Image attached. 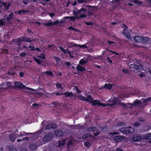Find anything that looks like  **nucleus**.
Segmentation results:
<instances>
[{
    "mask_svg": "<svg viewBox=\"0 0 151 151\" xmlns=\"http://www.w3.org/2000/svg\"><path fill=\"white\" fill-rule=\"evenodd\" d=\"M114 100H112L113 104L111 105L104 104L101 103L99 101L96 100H93L92 104L94 106H106L113 105L115 104H119V105H120L121 106H123L124 107H128L131 108H132L133 106H135L136 105H139L140 104V101L139 100H136L132 104H124L123 103H118L117 102V98L114 97Z\"/></svg>",
    "mask_w": 151,
    "mask_h": 151,
    "instance_id": "nucleus-1",
    "label": "nucleus"
},
{
    "mask_svg": "<svg viewBox=\"0 0 151 151\" xmlns=\"http://www.w3.org/2000/svg\"><path fill=\"white\" fill-rule=\"evenodd\" d=\"M77 96L80 100L89 102L91 104L93 100L92 97L90 95H88L87 98L81 95H79Z\"/></svg>",
    "mask_w": 151,
    "mask_h": 151,
    "instance_id": "nucleus-2",
    "label": "nucleus"
},
{
    "mask_svg": "<svg viewBox=\"0 0 151 151\" xmlns=\"http://www.w3.org/2000/svg\"><path fill=\"white\" fill-rule=\"evenodd\" d=\"M15 87L19 88H25L26 90H29L30 91H34L35 89L26 87L25 86L23 85L22 83L19 82H16L15 83Z\"/></svg>",
    "mask_w": 151,
    "mask_h": 151,
    "instance_id": "nucleus-3",
    "label": "nucleus"
},
{
    "mask_svg": "<svg viewBox=\"0 0 151 151\" xmlns=\"http://www.w3.org/2000/svg\"><path fill=\"white\" fill-rule=\"evenodd\" d=\"M52 134L51 133L47 134L44 137L43 141L45 142L49 141L52 139Z\"/></svg>",
    "mask_w": 151,
    "mask_h": 151,
    "instance_id": "nucleus-4",
    "label": "nucleus"
},
{
    "mask_svg": "<svg viewBox=\"0 0 151 151\" xmlns=\"http://www.w3.org/2000/svg\"><path fill=\"white\" fill-rule=\"evenodd\" d=\"M19 39L21 41H25L29 42H30L32 41H34L33 40L31 39V38H29L26 37H22L19 38Z\"/></svg>",
    "mask_w": 151,
    "mask_h": 151,
    "instance_id": "nucleus-5",
    "label": "nucleus"
},
{
    "mask_svg": "<svg viewBox=\"0 0 151 151\" xmlns=\"http://www.w3.org/2000/svg\"><path fill=\"white\" fill-rule=\"evenodd\" d=\"M81 14L79 16V17H86V9L82 8L81 9Z\"/></svg>",
    "mask_w": 151,
    "mask_h": 151,
    "instance_id": "nucleus-6",
    "label": "nucleus"
},
{
    "mask_svg": "<svg viewBox=\"0 0 151 151\" xmlns=\"http://www.w3.org/2000/svg\"><path fill=\"white\" fill-rule=\"evenodd\" d=\"M10 5V4L9 3L6 2L3 3L0 0V8L2 7V5H3L4 6L6 9H9V7Z\"/></svg>",
    "mask_w": 151,
    "mask_h": 151,
    "instance_id": "nucleus-7",
    "label": "nucleus"
},
{
    "mask_svg": "<svg viewBox=\"0 0 151 151\" xmlns=\"http://www.w3.org/2000/svg\"><path fill=\"white\" fill-rule=\"evenodd\" d=\"M54 134L57 136H60L63 135L64 133L61 130L57 129L54 132Z\"/></svg>",
    "mask_w": 151,
    "mask_h": 151,
    "instance_id": "nucleus-8",
    "label": "nucleus"
},
{
    "mask_svg": "<svg viewBox=\"0 0 151 151\" xmlns=\"http://www.w3.org/2000/svg\"><path fill=\"white\" fill-rule=\"evenodd\" d=\"M142 137L144 140L151 139V134H146L143 135Z\"/></svg>",
    "mask_w": 151,
    "mask_h": 151,
    "instance_id": "nucleus-9",
    "label": "nucleus"
},
{
    "mask_svg": "<svg viewBox=\"0 0 151 151\" xmlns=\"http://www.w3.org/2000/svg\"><path fill=\"white\" fill-rule=\"evenodd\" d=\"M123 33L126 36V37L129 39H131V36L130 35L129 33L128 32L127 30L126 29H124L123 31Z\"/></svg>",
    "mask_w": 151,
    "mask_h": 151,
    "instance_id": "nucleus-10",
    "label": "nucleus"
},
{
    "mask_svg": "<svg viewBox=\"0 0 151 151\" xmlns=\"http://www.w3.org/2000/svg\"><path fill=\"white\" fill-rule=\"evenodd\" d=\"M124 139L123 136H118L116 137L114 140L116 142H120L121 141Z\"/></svg>",
    "mask_w": 151,
    "mask_h": 151,
    "instance_id": "nucleus-11",
    "label": "nucleus"
},
{
    "mask_svg": "<svg viewBox=\"0 0 151 151\" xmlns=\"http://www.w3.org/2000/svg\"><path fill=\"white\" fill-rule=\"evenodd\" d=\"M142 137L139 135H137L134 136L132 138L133 141H139L141 139Z\"/></svg>",
    "mask_w": 151,
    "mask_h": 151,
    "instance_id": "nucleus-12",
    "label": "nucleus"
},
{
    "mask_svg": "<svg viewBox=\"0 0 151 151\" xmlns=\"http://www.w3.org/2000/svg\"><path fill=\"white\" fill-rule=\"evenodd\" d=\"M88 62V60L86 58H83L81 59L79 62L80 64L84 65Z\"/></svg>",
    "mask_w": 151,
    "mask_h": 151,
    "instance_id": "nucleus-13",
    "label": "nucleus"
},
{
    "mask_svg": "<svg viewBox=\"0 0 151 151\" xmlns=\"http://www.w3.org/2000/svg\"><path fill=\"white\" fill-rule=\"evenodd\" d=\"M17 134H10L9 136V138L10 140L14 142L15 139L17 137Z\"/></svg>",
    "mask_w": 151,
    "mask_h": 151,
    "instance_id": "nucleus-14",
    "label": "nucleus"
},
{
    "mask_svg": "<svg viewBox=\"0 0 151 151\" xmlns=\"http://www.w3.org/2000/svg\"><path fill=\"white\" fill-rule=\"evenodd\" d=\"M76 69L78 70L81 71H83L86 70L85 68L79 65H77L76 67Z\"/></svg>",
    "mask_w": 151,
    "mask_h": 151,
    "instance_id": "nucleus-15",
    "label": "nucleus"
},
{
    "mask_svg": "<svg viewBox=\"0 0 151 151\" xmlns=\"http://www.w3.org/2000/svg\"><path fill=\"white\" fill-rule=\"evenodd\" d=\"M63 95L65 96L66 97H69L73 96H75V95H73V93L71 92H65L63 93Z\"/></svg>",
    "mask_w": 151,
    "mask_h": 151,
    "instance_id": "nucleus-16",
    "label": "nucleus"
},
{
    "mask_svg": "<svg viewBox=\"0 0 151 151\" xmlns=\"http://www.w3.org/2000/svg\"><path fill=\"white\" fill-rule=\"evenodd\" d=\"M66 139H63L62 141H59L58 142V146L60 147L64 145L66 143Z\"/></svg>",
    "mask_w": 151,
    "mask_h": 151,
    "instance_id": "nucleus-17",
    "label": "nucleus"
},
{
    "mask_svg": "<svg viewBox=\"0 0 151 151\" xmlns=\"http://www.w3.org/2000/svg\"><path fill=\"white\" fill-rule=\"evenodd\" d=\"M73 15L75 16V17H78V18H79V17H78V15L79 14H81V9L80 10H78V11H74L73 12Z\"/></svg>",
    "mask_w": 151,
    "mask_h": 151,
    "instance_id": "nucleus-18",
    "label": "nucleus"
},
{
    "mask_svg": "<svg viewBox=\"0 0 151 151\" xmlns=\"http://www.w3.org/2000/svg\"><path fill=\"white\" fill-rule=\"evenodd\" d=\"M127 133H133L134 132V129L132 127L129 126L127 127Z\"/></svg>",
    "mask_w": 151,
    "mask_h": 151,
    "instance_id": "nucleus-19",
    "label": "nucleus"
},
{
    "mask_svg": "<svg viewBox=\"0 0 151 151\" xmlns=\"http://www.w3.org/2000/svg\"><path fill=\"white\" fill-rule=\"evenodd\" d=\"M142 37L140 36H136L134 37L135 40L137 42H141Z\"/></svg>",
    "mask_w": 151,
    "mask_h": 151,
    "instance_id": "nucleus-20",
    "label": "nucleus"
},
{
    "mask_svg": "<svg viewBox=\"0 0 151 151\" xmlns=\"http://www.w3.org/2000/svg\"><path fill=\"white\" fill-rule=\"evenodd\" d=\"M130 67L131 68L134 69L138 71V65L132 64H130Z\"/></svg>",
    "mask_w": 151,
    "mask_h": 151,
    "instance_id": "nucleus-21",
    "label": "nucleus"
},
{
    "mask_svg": "<svg viewBox=\"0 0 151 151\" xmlns=\"http://www.w3.org/2000/svg\"><path fill=\"white\" fill-rule=\"evenodd\" d=\"M97 129L95 127H90L87 129V131L88 132H93L96 131Z\"/></svg>",
    "mask_w": 151,
    "mask_h": 151,
    "instance_id": "nucleus-22",
    "label": "nucleus"
},
{
    "mask_svg": "<svg viewBox=\"0 0 151 151\" xmlns=\"http://www.w3.org/2000/svg\"><path fill=\"white\" fill-rule=\"evenodd\" d=\"M28 12V10L22 9L21 10H19L18 11V13L22 15L25 14L26 12Z\"/></svg>",
    "mask_w": 151,
    "mask_h": 151,
    "instance_id": "nucleus-23",
    "label": "nucleus"
},
{
    "mask_svg": "<svg viewBox=\"0 0 151 151\" xmlns=\"http://www.w3.org/2000/svg\"><path fill=\"white\" fill-rule=\"evenodd\" d=\"M127 127L126 128L122 127L119 129V130L120 132L124 133H127Z\"/></svg>",
    "mask_w": 151,
    "mask_h": 151,
    "instance_id": "nucleus-24",
    "label": "nucleus"
},
{
    "mask_svg": "<svg viewBox=\"0 0 151 151\" xmlns=\"http://www.w3.org/2000/svg\"><path fill=\"white\" fill-rule=\"evenodd\" d=\"M142 38L141 42L143 43L146 42L148 40V38L145 37H142Z\"/></svg>",
    "mask_w": 151,
    "mask_h": 151,
    "instance_id": "nucleus-25",
    "label": "nucleus"
},
{
    "mask_svg": "<svg viewBox=\"0 0 151 151\" xmlns=\"http://www.w3.org/2000/svg\"><path fill=\"white\" fill-rule=\"evenodd\" d=\"M104 87L108 89H110L112 88V85L110 83L106 84L105 85Z\"/></svg>",
    "mask_w": 151,
    "mask_h": 151,
    "instance_id": "nucleus-26",
    "label": "nucleus"
},
{
    "mask_svg": "<svg viewBox=\"0 0 151 151\" xmlns=\"http://www.w3.org/2000/svg\"><path fill=\"white\" fill-rule=\"evenodd\" d=\"M13 14V13H11L8 16L7 18V20H9L12 19L14 18Z\"/></svg>",
    "mask_w": 151,
    "mask_h": 151,
    "instance_id": "nucleus-27",
    "label": "nucleus"
},
{
    "mask_svg": "<svg viewBox=\"0 0 151 151\" xmlns=\"http://www.w3.org/2000/svg\"><path fill=\"white\" fill-rule=\"evenodd\" d=\"M131 1V2H134L135 4L138 5L141 4L142 3V2L140 1H137V0L132 1Z\"/></svg>",
    "mask_w": 151,
    "mask_h": 151,
    "instance_id": "nucleus-28",
    "label": "nucleus"
},
{
    "mask_svg": "<svg viewBox=\"0 0 151 151\" xmlns=\"http://www.w3.org/2000/svg\"><path fill=\"white\" fill-rule=\"evenodd\" d=\"M48 47L50 50H55V47L53 45H49Z\"/></svg>",
    "mask_w": 151,
    "mask_h": 151,
    "instance_id": "nucleus-29",
    "label": "nucleus"
},
{
    "mask_svg": "<svg viewBox=\"0 0 151 151\" xmlns=\"http://www.w3.org/2000/svg\"><path fill=\"white\" fill-rule=\"evenodd\" d=\"M100 129L101 130L103 131H106L108 130V128L106 126H104L101 127Z\"/></svg>",
    "mask_w": 151,
    "mask_h": 151,
    "instance_id": "nucleus-30",
    "label": "nucleus"
},
{
    "mask_svg": "<svg viewBox=\"0 0 151 151\" xmlns=\"http://www.w3.org/2000/svg\"><path fill=\"white\" fill-rule=\"evenodd\" d=\"M56 86L58 89L60 88L61 89H63V87L59 83H57L56 84Z\"/></svg>",
    "mask_w": 151,
    "mask_h": 151,
    "instance_id": "nucleus-31",
    "label": "nucleus"
},
{
    "mask_svg": "<svg viewBox=\"0 0 151 151\" xmlns=\"http://www.w3.org/2000/svg\"><path fill=\"white\" fill-rule=\"evenodd\" d=\"M59 47L60 48V49L62 51V52H63L65 53H67V52L68 51L67 49L66 50H65L63 48V47H62L61 46H59Z\"/></svg>",
    "mask_w": 151,
    "mask_h": 151,
    "instance_id": "nucleus-32",
    "label": "nucleus"
},
{
    "mask_svg": "<svg viewBox=\"0 0 151 151\" xmlns=\"http://www.w3.org/2000/svg\"><path fill=\"white\" fill-rule=\"evenodd\" d=\"M20 41L19 39V38L14 40L15 43L19 46L21 44Z\"/></svg>",
    "mask_w": 151,
    "mask_h": 151,
    "instance_id": "nucleus-33",
    "label": "nucleus"
},
{
    "mask_svg": "<svg viewBox=\"0 0 151 151\" xmlns=\"http://www.w3.org/2000/svg\"><path fill=\"white\" fill-rule=\"evenodd\" d=\"M37 57L40 58H41L43 59L46 58L45 55L43 54H42L40 55H37Z\"/></svg>",
    "mask_w": 151,
    "mask_h": 151,
    "instance_id": "nucleus-34",
    "label": "nucleus"
},
{
    "mask_svg": "<svg viewBox=\"0 0 151 151\" xmlns=\"http://www.w3.org/2000/svg\"><path fill=\"white\" fill-rule=\"evenodd\" d=\"M9 150L10 151H16L15 148L12 146H10L9 147Z\"/></svg>",
    "mask_w": 151,
    "mask_h": 151,
    "instance_id": "nucleus-35",
    "label": "nucleus"
},
{
    "mask_svg": "<svg viewBox=\"0 0 151 151\" xmlns=\"http://www.w3.org/2000/svg\"><path fill=\"white\" fill-rule=\"evenodd\" d=\"M37 147L35 144H32L30 146V148L32 150H34Z\"/></svg>",
    "mask_w": 151,
    "mask_h": 151,
    "instance_id": "nucleus-36",
    "label": "nucleus"
},
{
    "mask_svg": "<svg viewBox=\"0 0 151 151\" xmlns=\"http://www.w3.org/2000/svg\"><path fill=\"white\" fill-rule=\"evenodd\" d=\"M78 18V17H77L69 16V19H70V20H71L74 21L76 19Z\"/></svg>",
    "mask_w": 151,
    "mask_h": 151,
    "instance_id": "nucleus-37",
    "label": "nucleus"
},
{
    "mask_svg": "<svg viewBox=\"0 0 151 151\" xmlns=\"http://www.w3.org/2000/svg\"><path fill=\"white\" fill-rule=\"evenodd\" d=\"M34 60L37 63L39 64H41V61L39 60L37 58H36L34 57L33 58Z\"/></svg>",
    "mask_w": 151,
    "mask_h": 151,
    "instance_id": "nucleus-38",
    "label": "nucleus"
},
{
    "mask_svg": "<svg viewBox=\"0 0 151 151\" xmlns=\"http://www.w3.org/2000/svg\"><path fill=\"white\" fill-rule=\"evenodd\" d=\"M73 144V142L72 141L70 140L68 141L67 143V146L68 147H70V146Z\"/></svg>",
    "mask_w": 151,
    "mask_h": 151,
    "instance_id": "nucleus-39",
    "label": "nucleus"
},
{
    "mask_svg": "<svg viewBox=\"0 0 151 151\" xmlns=\"http://www.w3.org/2000/svg\"><path fill=\"white\" fill-rule=\"evenodd\" d=\"M30 133H27L24 132H21L20 133V135L21 136H25L27 135L28 134H30Z\"/></svg>",
    "mask_w": 151,
    "mask_h": 151,
    "instance_id": "nucleus-40",
    "label": "nucleus"
},
{
    "mask_svg": "<svg viewBox=\"0 0 151 151\" xmlns=\"http://www.w3.org/2000/svg\"><path fill=\"white\" fill-rule=\"evenodd\" d=\"M144 102H146L147 101H151V97L148 98L147 99H143Z\"/></svg>",
    "mask_w": 151,
    "mask_h": 151,
    "instance_id": "nucleus-41",
    "label": "nucleus"
},
{
    "mask_svg": "<svg viewBox=\"0 0 151 151\" xmlns=\"http://www.w3.org/2000/svg\"><path fill=\"white\" fill-rule=\"evenodd\" d=\"M125 124V123L122 122H119L117 124V126H121L122 125H124Z\"/></svg>",
    "mask_w": 151,
    "mask_h": 151,
    "instance_id": "nucleus-42",
    "label": "nucleus"
},
{
    "mask_svg": "<svg viewBox=\"0 0 151 151\" xmlns=\"http://www.w3.org/2000/svg\"><path fill=\"white\" fill-rule=\"evenodd\" d=\"M5 22V20L4 19L0 20V25H4Z\"/></svg>",
    "mask_w": 151,
    "mask_h": 151,
    "instance_id": "nucleus-43",
    "label": "nucleus"
},
{
    "mask_svg": "<svg viewBox=\"0 0 151 151\" xmlns=\"http://www.w3.org/2000/svg\"><path fill=\"white\" fill-rule=\"evenodd\" d=\"M44 24L47 26H50L51 25H52V22H51L46 23H44Z\"/></svg>",
    "mask_w": 151,
    "mask_h": 151,
    "instance_id": "nucleus-44",
    "label": "nucleus"
},
{
    "mask_svg": "<svg viewBox=\"0 0 151 151\" xmlns=\"http://www.w3.org/2000/svg\"><path fill=\"white\" fill-rule=\"evenodd\" d=\"M51 128L53 129L57 127V125L55 123L51 124Z\"/></svg>",
    "mask_w": 151,
    "mask_h": 151,
    "instance_id": "nucleus-45",
    "label": "nucleus"
},
{
    "mask_svg": "<svg viewBox=\"0 0 151 151\" xmlns=\"http://www.w3.org/2000/svg\"><path fill=\"white\" fill-rule=\"evenodd\" d=\"M45 73L46 74L50 75L52 76H53L52 73V72L50 71H47L45 72Z\"/></svg>",
    "mask_w": 151,
    "mask_h": 151,
    "instance_id": "nucleus-46",
    "label": "nucleus"
},
{
    "mask_svg": "<svg viewBox=\"0 0 151 151\" xmlns=\"http://www.w3.org/2000/svg\"><path fill=\"white\" fill-rule=\"evenodd\" d=\"M84 145L86 146L89 147L91 146V144L89 142H86L85 143Z\"/></svg>",
    "mask_w": 151,
    "mask_h": 151,
    "instance_id": "nucleus-47",
    "label": "nucleus"
},
{
    "mask_svg": "<svg viewBox=\"0 0 151 151\" xmlns=\"http://www.w3.org/2000/svg\"><path fill=\"white\" fill-rule=\"evenodd\" d=\"M26 55L27 54L24 52H22L20 54V56L22 57H25Z\"/></svg>",
    "mask_w": 151,
    "mask_h": 151,
    "instance_id": "nucleus-48",
    "label": "nucleus"
},
{
    "mask_svg": "<svg viewBox=\"0 0 151 151\" xmlns=\"http://www.w3.org/2000/svg\"><path fill=\"white\" fill-rule=\"evenodd\" d=\"M140 123L139 122H137L135 123L134 124V126L135 127H137L140 125Z\"/></svg>",
    "mask_w": 151,
    "mask_h": 151,
    "instance_id": "nucleus-49",
    "label": "nucleus"
},
{
    "mask_svg": "<svg viewBox=\"0 0 151 151\" xmlns=\"http://www.w3.org/2000/svg\"><path fill=\"white\" fill-rule=\"evenodd\" d=\"M51 124H48L46 127V128L47 129V130H48L50 129H51Z\"/></svg>",
    "mask_w": 151,
    "mask_h": 151,
    "instance_id": "nucleus-50",
    "label": "nucleus"
},
{
    "mask_svg": "<svg viewBox=\"0 0 151 151\" xmlns=\"http://www.w3.org/2000/svg\"><path fill=\"white\" fill-rule=\"evenodd\" d=\"M35 93L39 95V96H42L43 95H44V93H42L41 92H36Z\"/></svg>",
    "mask_w": 151,
    "mask_h": 151,
    "instance_id": "nucleus-51",
    "label": "nucleus"
},
{
    "mask_svg": "<svg viewBox=\"0 0 151 151\" xmlns=\"http://www.w3.org/2000/svg\"><path fill=\"white\" fill-rule=\"evenodd\" d=\"M68 29H70V30H73L76 31H77L78 30L77 29H75L73 27H69L68 28Z\"/></svg>",
    "mask_w": 151,
    "mask_h": 151,
    "instance_id": "nucleus-52",
    "label": "nucleus"
},
{
    "mask_svg": "<svg viewBox=\"0 0 151 151\" xmlns=\"http://www.w3.org/2000/svg\"><path fill=\"white\" fill-rule=\"evenodd\" d=\"M54 58L55 59V60H56L57 63L60 60L58 57H54Z\"/></svg>",
    "mask_w": 151,
    "mask_h": 151,
    "instance_id": "nucleus-53",
    "label": "nucleus"
},
{
    "mask_svg": "<svg viewBox=\"0 0 151 151\" xmlns=\"http://www.w3.org/2000/svg\"><path fill=\"white\" fill-rule=\"evenodd\" d=\"M85 23L87 25H93V23L92 22H85Z\"/></svg>",
    "mask_w": 151,
    "mask_h": 151,
    "instance_id": "nucleus-54",
    "label": "nucleus"
},
{
    "mask_svg": "<svg viewBox=\"0 0 151 151\" xmlns=\"http://www.w3.org/2000/svg\"><path fill=\"white\" fill-rule=\"evenodd\" d=\"M39 105L38 104L35 103L33 104L32 106L34 108H36L39 106Z\"/></svg>",
    "mask_w": 151,
    "mask_h": 151,
    "instance_id": "nucleus-55",
    "label": "nucleus"
},
{
    "mask_svg": "<svg viewBox=\"0 0 151 151\" xmlns=\"http://www.w3.org/2000/svg\"><path fill=\"white\" fill-rule=\"evenodd\" d=\"M59 23H60L59 21L58 20H56L54 22H52V25H54L55 24H57Z\"/></svg>",
    "mask_w": 151,
    "mask_h": 151,
    "instance_id": "nucleus-56",
    "label": "nucleus"
},
{
    "mask_svg": "<svg viewBox=\"0 0 151 151\" xmlns=\"http://www.w3.org/2000/svg\"><path fill=\"white\" fill-rule=\"evenodd\" d=\"M90 135H89V134H86L84 135L83 136V139H86V138L88 136H90Z\"/></svg>",
    "mask_w": 151,
    "mask_h": 151,
    "instance_id": "nucleus-57",
    "label": "nucleus"
},
{
    "mask_svg": "<svg viewBox=\"0 0 151 151\" xmlns=\"http://www.w3.org/2000/svg\"><path fill=\"white\" fill-rule=\"evenodd\" d=\"M143 70V66L142 65L138 66V71Z\"/></svg>",
    "mask_w": 151,
    "mask_h": 151,
    "instance_id": "nucleus-58",
    "label": "nucleus"
},
{
    "mask_svg": "<svg viewBox=\"0 0 151 151\" xmlns=\"http://www.w3.org/2000/svg\"><path fill=\"white\" fill-rule=\"evenodd\" d=\"M75 89L76 91L78 93H79L81 92V91L79 90L78 88L76 87L75 88Z\"/></svg>",
    "mask_w": 151,
    "mask_h": 151,
    "instance_id": "nucleus-59",
    "label": "nucleus"
},
{
    "mask_svg": "<svg viewBox=\"0 0 151 151\" xmlns=\"http://www.w3.org/2000/svg\"><path fill=\"white\" fill-rule=\"evenodd\" d=\"M140 76L141 78H145V75L144 74H142V73H139L138 74Z\"/></svg>",
    "mask_w": 151,
    "mask_h": 151,
    "instance_id": "nucleus-60",
    "label": "nucleus"
},
{
    "mask_svg": "<svg viewBox=\"0 0 151 151\" xmlns=\"http://www.w3.org/2000/svg\"><path fill=\"white\" fill-rule=\"evenodd\" d=\"M122 70L124 73H125L127 74L128 73V71L127 69H122Z\"/></svg>",
    "mask_w": 151,
    "mask_h": 151,
    "instance_id": "nucleus-61",
    "label": "nucleus"
},
{
    "mask_svg": "<svg viewBox=\"0 0 151 151\" xmlns=\"http://www.w3.org/2000/svg\"><path fill=\"white\" fill-rule=\"evenodd\" d=\"M79 47H80L81 48H87V46L85 45H80Z\"/></svg>",
    "mask_w": 151,
    "mask_h": 151,
    "instance_id": "nucleus-62",
    "label": "nucleus"
},
{
    "mask_svg": "<svg viewBox=\"0 0 151 151\" xmlns=\"http://www.w3.org/2000/svg\"><path fill=\"white\" fill-rule=\"evenodd\" d=\"M145 130L148 131L150 129V128L149 126H146L145 127Z\"/></svg>",
    "mask_w": 151,
    "mask_h": 151,
    "instance_id": "nucleus-63",
    "label": "nucleus"
},
{
    "mask_svg": "<svg viewBox=\"0 0 151 151\" xmlns=\"http://www.w3.org/2000/svg\"><path fill=\"white\" fill-rule=\"evenodd\" d=\"M116 151H123V150L122 149H121L119 147H117L116 148Z\"/></svg>",
    "mask_w": 151,
    "mask_h": 151,
    "instance_id": "nucleus-64",
    "label": "nucleus"
}]
</instances>
